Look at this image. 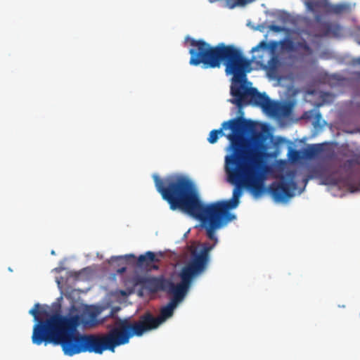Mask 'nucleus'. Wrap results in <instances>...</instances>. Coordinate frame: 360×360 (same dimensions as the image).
<instances>
[{"label": "nucleus", "instance_id": "1", "mask_svg": "<svg viewBox=\"0 0 360 360\" xmlns=\"http://www.w3.org/2000/svg\"><path fill=\"white\" fill-rule=\"evenodd\" d=\"M188 40L192 46L189 50L190 65L198 66L202 64L204 68H219L224 62L226 73L233 75L231 94L233 98L229 100L230 103L238 108L251 103L267 112L275 111V104L265 93H260L256 88L244 84L246 75L252 68L250 60L240 50L224 43L212 46L202 39L190 38Z\"/></svg>", "mask_w": 360, "mask_h": 360}, {"label": "nucleus", "instance_id": "2", "mask_svg": "<svg viewBox=\"0 0 360 360\" xmlns=\"http://www.w3.org/2000/svg\"><path fill=\"white\" fill-rule=\"evenodd\" d=\"M252 127V122L242 117L224 122L219 129L210 131L207 141L213 144L219 136H224V130L231 129L226 137L230 141L231 153L225 157V171L232 179L242 181L255 192L260 189L259 179L261 176L262 158H267L266 147L257 137L244 138V131Z\"/></svg>", "mask_w": 360, "mask_h": 360}, {"label": "nucleus", "instance_id": "3", "mask_svg": "<svg viewBox=\"0 0 360 360\" xmlns=\"http://www.w3.org/2000/svg\"><path fill=\"white\" fill-rule=\"evenodd\" d=\"M79 326L77 317L65 319L57 334L32 337V343L60 345L65 354L72 356L82 352L98 354L107 350L115 352L116 347L129 343L134 337L129 319H118L104 334H80L77 330Z\"/></svg>", "mask_w": 360, "mask_h": 360}, {"label": "nucleus", "instance_id": "4", "mask_svg": "<svg viewBox=\"0 0 360 360\" xmlns=\"http://www.w3.org/2000/svg\"><path fill=\"white\" fill-rule=\"evenodd\" d=\"M158 192L167 202L172 210H179L200 221L209 239L217 244L215 231L233 221L219 211L204 204L193 182L181 174H170L160 178L153 174Z\"/></svg>", "mask_w": 360, "mask_h": 360}, {"label": "nucleus", "instance_id": "5", "mask_svg": "<svg viewBox=\"0 0 360 360\" xmlns=\"http://www.w3.org/2000/svg\"><path fill=\"white\" fill-rule=\"evenodd\" d=\"M180 282L175 284L171 278H165L161 275L143 278L140 281L151 292H164L172 295L169 303L162 307L158 317L147 312L140 316L139 321L129 320L130 328L134 336L140 337L144 333L157 328L168 318L172 316L174 309L183 301L187 295L192 283L183 277H179Z\"/></svg>", "mask_w": 360, "mask_h": 360}, {"label": "nucleus", "instance_id": "6", "mask_svg": "<svg viewBox=\"0 0 360 360\" xmlns=\"http://www.w3.org/2000/svg\"><path fill=\"white\" fill-rule=\"evenodd\" d=\"M266 158H262V166L261 171V176L259 179V184L260 189L257 193L249 188L243 182L233 181L228 176L229 181L235 184L236 187L233 189L232 198L228 200H220L215 202L207 204V205L219 211L227 217L233 220L236 219V215L231 213V210L235 209L238 207L240 202V197L242 195L241 188H246L255 198H258L264 193L266 191L271 194L272 198L277 202H285L294 196V192L297 188V183L295 181V172L290 171L287 173V178L282 176L280 181L272 182L266 189L264 185L266 179Z\"/></svg>", "mask_w": 360, "mask_h": 360}, {"label": "nucleus", "instance_id": "7", "mask_svg": "<svg viewBox=\"0 0 360 360\" xmlns=\"http://www.w3.org/2000/svg\"><path fill=\"white\" fill-rule=\"evenodd\" d=\"M100 312L98 308L91 307L88 308L81 315H62L57 313L49 314L45 309L41 307V305L37 303L34 308L29 311L36 321L33 326L32 337L57 334L61 323L65 319L77 317L79 326L82 324L84 326H94L98 323L97 318Z\"/></svg>", "mask_w": 360, "mask_h": 360}, {"label": "nucleus", "instance_id": "8", "mask_svg": "<svg viewBox=\"0 0 360 360\" xmlns=\"http://www.w3.org/2000/svg\"><path fill=\"white\" fill-rule=\"evenodd\" d=\"M216 245L205 243L202 245V249L199 253L195 250L192 251L191 259L182 267L179 277H183L192 283L195 277L205 270L210 259L209 253Z\"/></svg>", "mask_w": 360, "mask_h": 360}, {"label": "nucleus", "instance_id": "9", "mask_svg": "<svg viewBox=\"0 0 360 360\" xmlns=\"http://www.w3.org/2000/svg\"><path fill=\"white\" fill-rule=\"evenodd\" d=\"M278 48V43L275 40L266 41L262 40L256 46L251 49V52L253 53L251 61L255 62L259 68L266 61V59L270 57L271 54H274Z\"/></svg>", "mask_w": 360, "mask_h": 360}, {"label": "nucleus", "instance_id": "10", "mask_svg": "<svg viewBox=\"0 0 360 360\" xmlns=\"http://www.w3.org/2000/svg\"><path fill=\"white\" fill-rule=\"evenodd\" d=\"M281 65V62L276 51L270 56V58L264 62L260 68L266 71L269 77L274 79L276 77L279 68Z\"/></svg>", "mask_w": 360, "mask_h": 360}, {"label": "nucleus", "instance_id": "11", "mask_svg": "<svg viewBox=\"0 0 360 360\" xmlns=\"http://www.w3.org/2000/svg\"><path fill=\"white\" fill-rule=\"evenodd\" d=\"M160 261L155 255L154 252L151 251H148L145 253V255H141L136 260V266L140 268H147L151 266L153 269L158 270V265H153L151 264L153 262H158Z\"/></svg>", "mask_w": 360, "mask_h": 360}, {"label": "nucleus", "instance_id": "12", "mask_svg": "<svg viewBox=\"0 0 360 360\" xmlns=\"http://www.w3.org/2000/svg\"><path fill=\"white\" fill-rule=\"evenodd\" d=\"M324 150L323 143L308 145L304 150V159L313 160L318 158Z\"/></svg>", "mask_w": 360, "mask_h": 360}, {"label": "nucleus", "instance_id": "13", "mask_svg": "<svg viewBox=\"0 0 360 360\" xmlns=\"http://www.w3.org/2000/svg\"><path fill=\"white\" fill-rule=\"evenodd\" d=\"M295 51L300 52L306 56H310L313 53L312 49L304 38L301 37L295 41Z\"/></svg>", "mask_w": 360, "mask_h": 360}, {"label": "nucleus", "instance_id": "14", "mask_svg": "<svg viewBox=\"0 0 360 360\" xmlns=\"http://www.w3.org/2000/svg\"><path fill=\"white\" fill-rule=\"evenodd\" d=\"M325 30L321 36L326 37L333 35V37H338L342 35V27L338 24L326 23L324 25Z\"/></svg>", "mask_w": 360, "mask_h": 360}, {"label": "nucleus", "instance_id": "15", "mask_svg": "<svg viewBox=\"0 0 360 360\" xmlns=\"http://www.w3.org/2000/svg\"><path fill=\"white\" fill-rule=\"evenodd\" d=\"M278 43V46H281V49L288 52L295 51V41L289 38H285L281 41H276Z\"/></svg>", "mask_w": 360, "mask_h": 360}, {"label": "nucleus", "instance_id": "16", "mask_svg": "<svg viewBox=\"0 0 360 360\" xmlns=\"http://www.w3.org/2000/svg\"><path fill=\"white\" fill-rule=\"evenodd\" d=\"M349 9V6L348 5L340 4L331 6L330 11L335 14H340L347 11Z\"/></svg>", "mask_w": 360, "mask_h": 360}, {"label": "nucleus", "instance_id": "17", "mask_svg": "<svg viewBox=\"0 0 360 360\" xmlns=\"http://www.w3.org/2000/svg\"><path fill=\"white\" fill-rule=\"evenodd\" d=\"M289 158L292 162H297L304 159L303 150H289L288 153Z\"/></svg>", "mask_w": 360, "mask_h": 360}, {"label": "nucleus", "instance_id": "18", "mask_svg": "<svg viewBox=\"0 0 360 360\" xmlns=\"http://www.w3.org/2000/svg\"><path fill=\"white\" fill-rule=\"evenodd\" d=\"M321 178L323 180V184L325 185H335L338 183L337 179L332 175L321 174Z\"/></svg>", "mask_w": 360, "mask_h": 360}, {"label": "nucleus", "instance_id": "19", "mask_svg": "<svg viewBox=\"0 0 360 360\" xmlns=\"http://www.w3.org/2000/svg\"><path fill=\"white\" fill-rule=\"evenodd\" d=\"M306 4L307 8L312 11H315L322 6L321 1H308Z\"/></svg>", "mask_w": 360, "mask_h": 360}, {"label": "nucleus", "instance_id": "20", "mask_svg": "<svg viewBox=\"0 0 360 360\" xmlns=\"http://www.w3.org/2000/svg\"><path fill=\"white\" fill-rule=\"evenodd\" d=\"M113 260H115V261H120V260H122V259H124L126 262H129V260L131 259L135 260L136 259V257L133 254H129V255H126L124 256H117V257H114L112 258Z\"/></svg>", "mask_w": 360, "mask_h": 360}, {"label": "nucleus", "instance_id": "21", "mask_svg": "<svg viewBox=\"0 0 360 360\" xmlns=\"http://www.w3.org/2000/svg\"><path fill=\"white\" fill-rule=\"evenodd\" d=\"M233 1H234V3L233 4L232 6H230L231 8H233L236 6H243L248 3H251V2L254 1L255 0H233Z\"/></svg>", "mask_w": 360, "mask_h": 360}, {"label": "nucleus", "instance_id": "22", "mask_svg": "<svg viewBox=\"0 0 360 360\" xmlns=\"http://www.w3.org/2000/svg\"><path fill=\"white\" fill-rule=\"evenodd\" d=\"M269 29L275 32H283L285 30L283 27L276 25H269Z\"/></svg>", "mask_w": 360, "mask_h": 360}, {"label": "nucleus", "instance_id": "23", "mask_svg": "<svg viewBox=\"0 0 360 360\" xmlns=\"http://www.w3.org/2000/svg\"><path fill=\"white\" fill-rule=\"evenodd\" d=\"M321 118V115L319 112H316L315 115L316 123L318 124Z\"/></svg>", "mask_w": 360, "mask_h": 360}, {"label": "nucleus", "instance_id": "24", "mask_svg": "<svg viewBox=\"0 0 360 360\" xmlns=\"http://www.w3.org/2000/svg\"><path fill=\"white\" fill-rule=\"evenodd\" d=\"M352 63L354 65H360V56L359 58H354L352 60Z\"/></svg>", "mask_w": 360, "mask_h": 360}, {"label": "nucleus", "instance_id": "25", "mask_svg": "<svg viewBox=\"0 0 360 360\" xmlns=\"http://www.w3.org/2000/svg\"><path fill=\"white\" fill-rule=\"evenodd\" d=\"M120 310V307H114L112 309L110 316H113V314Z\"/></svg>", "mask_w": 360, "mask_h": 360}, {"label": "nucleus", "instance_id": "26", "mask_svg": "<svg viewBox=\"0 0 360 360\" xmlns=\"http://www.w3.org/2000/svg\"><path fill=\"white\" fill-rule=\"evenodd\" d=\"M126 271H127V268H126V267H122V268H120V269H117V272L118 274H123V273H124Z\"/></svg>", "mask_w": 360, "mask_h": 360}, {"label": "nucleus", "instance_id": "27", "mask_svg": "<svg viewBox=\"0 0 360 360\" xmlns=\"http://www.w3.org/2000/svg\"><path fill=\"white\" fill-rule=\"evenodd\" d=\"M121 293H122V295H125V292H124V291H121Z\"/></svg>", "mask_w": 360, "mask_h": 360}, {"label": "nucleus", "instance_id": "28", "mask_svg": "<svg viewBox=\"0 0 360 360\" xmlns=\"http://www.w3.org/2000/svg\"><path fill=\"white\" fill-rule=\"evenodd\" d=\"M307 181H308V179H307L304 180L305 184H307Z\"/></svg>", "mask_w": 360, "mask_h": 360}]
</instances>
